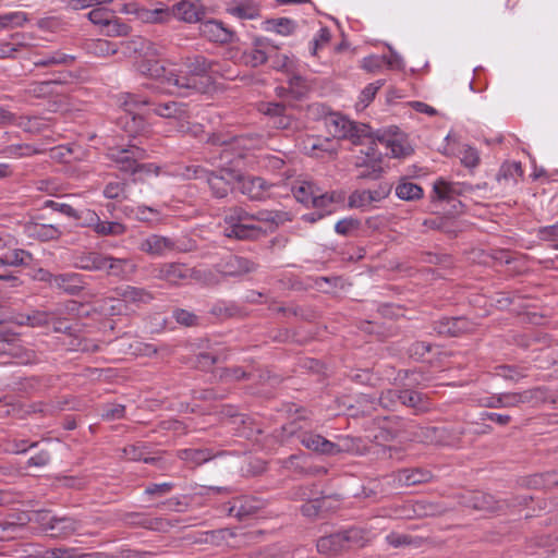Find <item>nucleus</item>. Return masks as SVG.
I'll use <instances>...</instances> for the list:
<instances>
[{"label": "nucleus", "mask_w": 558, "mask_h": 558, "mask_svg": "<svg viewBox=\"0 0 558 558\" xmlns=\"http://www.w3.org/2000/svg\"><path fill=\"white\" fill-rule=\"evenodd\" d=\"M247 141L242 135L213 133L208 136L207 143L222 147L218 169L209 170L205 180L213 197L226 198L234 190L238 168H241L246 157Z\"/></svg>", "instance_id": "nucleus-1"}, {"label": "nucleus", "mask_w": 558, "mask_h": 558, "mask_svg": "<svg viewBox=\"0 0 558 558\" xmlns=\"http://www.w3.org/2000/svg\"><path fill=\"white\" fill-rule=\"evenodd\" d=\"M76 304L77 303L75 301H70L65 305H57L49 311L34 310L26 314L20 313L12 316V322L20 326L51 327L54 332L64 333L70 338V342L68 343L69 350L82 352L88 351V341L80 339L75 333L77 331V324H71L64 316L68 311H74Z\"/></svg>", "instance_id": "nucleus-2"}, {"label": "nucleus", "mask_w": 558, "mask_h": 558, "mask_svg": "<svg viewBox=\"0 0 558 558\" xmlns=\"http://www.w3.org/2000/svg\"><path fill=\"white\" fill-rule=\"evenodd\" d=\"M185 72H174L171 70L167 76V89L170 93H178L179 95L186 96L192 92H203L204 86L198 81L210 73H216L215 69L218 62L207 59L204 56L196 54L186 58L183 63Z\"/></svg>", "instance_id": "nucleus-3"}, {"label": "nucleus", "mask_w": 558, "mask_h": 558, "mask_svg": "<svg viewBox=\"0 0 558 558\" xmlns=\"http://www.w3.org/2000/svg\"><path fill=\"white\" fill-rule=\"evenodd\" d=\"M223 234L240 241H256L267 234V230L254 223L252 215L242 206H232L225 210Z\"/></svg>", "instance_id": "nucleus-4"}, {"label": "nucleus", "mask_w": 558, "mask_h": 558, "mask_svg": "<svg viewBox=\"0 0 558 558\" xmlns=\"http://www.w3.org/2000/svg\"><path fill=\"white\" fill-rule=\"evenodd\" d=\"M122 107L124 113L119 117L118 124L129 134L130 137L145 136L150 133V123L146 118L137 112L146 105H154L150 97L128 93L122 96Z\"/></svg>", "instance_id": "nucleus-5"}, {"label": "nucleus", "mask_w": 558, "mask_h": 558, "mask_svg": "<svg viewBox=\"0 0 558 558\" xmlns=\"http://www.w3.org/2000/svg\"><path fill=\"white\" fill-rule=\"evenodd\" d=\"M325 124L330 135L349 140L354 145L363 144L364 138H371L369 125L351 121L340 113H330L325 118Z\"/></svg>", "instance_id": "nucleus-6"}, {"label": "nucleus", "mask_w": 558, "mask_h": 558, "mask_svg": "<svg viewBox=\"0 0 558 558\" xmlns=\"http://www.w3.org/2000/svg\"><path fill=\"white\" fill-rule=\"evenodd\" d=\"M363 531L357 527H351L319 537L316 547L320 554L336 555L350 548L352 545L363 546Z\"/></svg>", "instance_id": "nucleus-7"}, {"label": "nucleus", "mask_w": 558, "mask_h": 558, "mask_svg": "<svg viewBox=\"0 0 558 558\" xmlns=\"http://www.w3.org/2000/svg\"><path fill=\"white\" fill-rule=\"evenodd\" d=\"M258 111L266 117L267 124L274 129L294 131L299 126L291 105L272 101L262 102Z\"/></svg>", "instance_id": "nucleus-8"}, {"label": "nucleus", "mask_w": 558, "mask_h": 558, "mask_svg": "<svg viewBox=\"0 0 558 558\" xmlns=\"http://www.w3.org/2000/svg\"><path fill=\"white\" fill-rule=\"evenodd\" d=\"M107 156L118 170L136 175L138 162L146 158V150L133 144L126 147L111 148Z\"/></svg>", "instance_id": "nucleus-9"}, {"label": "nucleus", "mask_w": 558, "mask_h": 558, "mask_svg": "<svg viewBox=\"0 0 558 558\" xmlns=\"http://www.w3.org/2000/svg\"><path fill=\"white\" fill-rule=\"evenodd\" d=\"M37 521L46 531H50L51 535L59 537H69L78 532L82 526L81 521L73 517L50 515V512L46 510L37 513Z\"/></svg>", "instance_id": "nucleus-10"}, {"label": "nucleus", "mask_w": 558, "mask_h": 558, "mask_svg": "<svg viewBox=\"0 0 558 558\" xmlns=\"http://www.w3.org/2000/svg\"><path fill=\"white\" fill-rule=\"evenodd\" d=\"M239 191L247 196L251 201H265L269 197V190L274 186L262 177L243 174L238 168V177L235 178Z\"/></svg>", "instance_id": "nucleus-11"}, {"label": "nucleus", "mask_w": 558, "mask_h": 558, "mask_svg": "<svg viewBox=\"0 0 558 558\" xmlns=\"http://www.w3.org/2000/svg\"><path fill=\"white\" fill-rule=\"evenodd\" d=\"M28 60L35 68H56L72 65L76 58L62 50H49L34 47L29 51Z\"/></svg>", "instance_id": "nucleus-12"}, {"label": "nucleus", "mask_w": 558, "mask_h": 558, "mask_svg": "<svg viewBox=\"0 0 558 558\" xmlns=\"http://www.w3.org/2000/svg\"><path fill=\"white\" fill-rule=\"evenodd\" d=\"M34 353H22L21 347L17 344L15 335H5L0 332V364H27L33 360Z\"/></svg>", "instance_id": "nucleus-13"}, {"label": "nucleus", "mask_w": 558, "mask_h": 558, "mask_svg": "<svg viewBox=\"0 0 558 558\" xmlns=\"http://www.w3.org/2000/svg\"><path fill=\"white\" fill-rule=\"evenodd\" d=\"M138 250L153 257H162L175 251H183L173 238L149 234L138 246Z\"/></svg>", "instance_id": "nucleus-14"}, {"label": "nucleus", "mask_w": 558, "mask_h": 558, "mask_svg": "<svg viewBox=\"0 0 558 558\" xmlns=\"http://www.w3.org/2000/svg\"><path fill=\"white\" fill-rule=\"evenodd\" d=\"M277 49L268 38L257 37L252 47L243 51L241 60L246 66L257 68L265 64L269 60V53Z\"/></svg>", "instance_id": "nucleus-15"}, {"label": "nucleus", "mask_w": 558, "mask_h": 558, "mask_svg": "<svg viewBox=\"0 0 558 558\" xmlns=\"http://www.w3.org/2000/svg\"><path fill=\"white\" fill-rule=\"evenodd\" d=\"M433 329L439 336L459 337L474 330V324L466 317H441L433 322Z\"/></svg>", "instance_id": "nucleus-16"}, {"label": "nucleus", "mask_w": 558, "mask_h": 558, "mask_svg": "<svg viewBox=\"0 0 558 558\" xmlns=\"http://www.w3.org/2000/svg\"><path fill=\"white\" fill-rule=\"evenodd\" d=\"M414 436L417 440L441 446H457V438L452 433V428L445 426H418Z\"/></svg>", "instance_id": "nucleus-17"}, {"label": "nucleus", "mask_w": 558, "mask_h": 558, "mask_svg": "<svg viewBox=\"0 0 558 558\" xmlns=\"http://www.w3.org/2000/svg\"><path fill=\"white\" fill-rule=\"evenodd\" d=\"M299 441L308 450L324 456H336L342 451L340 446L310 429L299 436Z\"/></svg>", "instance_id": "nucleus-18"}, {"label": "nucleus", "mask_w": 558, "mask_h": 558, "mask_svg": "<svg viewBox=\"0 0 558 558\" xmlns=\"http://www.w3.org/2000/svg\"><path fill=\"white\" fill-rule=\"evenodd\" d=\"M199 32L208 40L220 44L232 43L235 37V33L232 29L215 19L201 22Z\"/></svg>", "instance_id": "nucleus-19"}, {"label": "nucleus", "mask_w": 558, "mask_h": 558, "mask_svg": "<svg viewBox=\"0 0 558 558\" xmlns=\"http://www.w3.org/2000/svg\"><path fill=\"white\" fill-rule=\"evenodd\" d=\"M293 418L280 428V436L283 439L299 436L311 428V413L304 408H295Z\"/></svg>", "instance_id": "nucleus-20"}, {"label": "nucleus", "mask_w": 558, "mask_h": 558, "mask_svg": "<svg viewBox=\"0 0 558 558\" xmlns=\"http://www.w3.org/2000/svg\"><path fill=\"white\" fill-rule=\"evenodd\" d=\"M217 268L225 276L239 277L255 271L257 265L246 257L230 255L220 262Z\"/></svg>", "instance_id": "nucleus-21"}, {"label": "nucleus", "mask_w": 558, "mask_h": 558, "mask_svg": "<svg viewBox=\"0 0 558 558\" xmlns=\"http://www.w3.org/2000/svg\"><path fill=\"white\" fill-rule=\"evenodd\" d=\"M51 287L62 290L70 295H77L85 288L84 276L77 272L49 275Z\"/></svg>", "instance_id": "nucleus-22"}, {"label": "nucleus", "mask_w": 558, "mask_h": 558, "mask_svg": "<svg viewBox=\"0 0 558 558\" xmlns=\"http://www.w3.org/2000/svg\"><path fill=\"white\" fill-rule=\"evenodd\" d=\"M259 509V502L248 497L236 498L233 504L227 502L221 506V512L229 517H235L240 521L254 515Z\"/></svg>", "instance_id": "nucleus-23"}, {"label": "nucleus", "mask_w": 558, "mask_h": 558, "mask_svg": "<svg viewBox=\"0 0 558 558\" xmlns=\"http://www.w3.org/2000/svg\"><path fill=\"white\" fill-rule=\"evenodd\" d=\"M174 19L185 23L201 22L205 15L204 8L199 0H181L173 4Z\"/></svg>", "instance_id": "nucleus-24"}, {"label": "nucleus", "mask_w": 558, "mask_h": 558, "mask_svg": "<svg viewBox=\"0 0 558 558\" xmlns=\"http://www.w3.org/2000/svg\"><path fill=\"white\" fill-rule=\"evenodd\" d=\"M472 190L473 187L471 185H465L459 182H448L444 179H438L434 183L433 199L451 202L454 201L457 196L462 195L465 192H470Z\"/></svg>", "instance_id": "nucleus-25"}, {"label": "nucleus", "mask_w": 558, "mask_h": 558, "mask_svg": "<svg viewBox=\"0 0 558 558\" xmlns=\"http://www.w3.org/2000/svg\"><path fill=\"white\" fill-rule=\"evenodd\" d=\"M146 107H151L150 110L153 113L165 119H175L179 121H185L190 118L187 106L183 102H156L154 100V105H146Z\"/></svg>", "instance_id": "nucleus-26"}, {"label": "nucleus", "mask_w": 558, "mask_h": 558, "mask_svg": "<svg viewBox=\"0 0 558 558\" xmlns=\"http://www.w3.org/2000/svg\"><path fill=\"white\" fill-rule=\"evenodd\" d=\"M383 154L366 153V158L357 161L356 166L361 169L357 179L361 180H377L383 173Z\"/></svg>", "instance_id": "nucleus-27"}, {"label": "nucleus", "mask_w": 558, "mask_h": 558, "mask_svg": "<svg viewBox=\"0 0 558 558\" xmlns=\"http://www.w3.org/2000/svg\"><path fill=\"white\" fill-rule=\"evenodd\" d=\"M251 215L254 223L263 222L268 225L270 232H274L279 226L292 220L291 215L283 210L259 209L256 213H251Z\"/></svg>", "instance_id": "nucleus-28"}, {"label": "nucleus", "mask_w": 558, "mask_h": 558, "mask_svg": "<svg viewBox=\"0 0 558 558\" xmlns=\"http://www.w3.org/2000/svg\"><path fill=\"white\" fill-rule=\"evenodd\" d=\"M114 292L123 302L134 304L136 306L148 304L154 299L150 291L140 287H118Z\"/></svg>", "instance_id": "nucleus-29"}, {"label": "nucleus", "mask_w": 558, "mask_h": 558, "mask_svg": "<svg viewBox=\"0 0 558 558\" xmlns=\"http://www.w3.org/2000/svg\"><path fill=\"white\" fill-rule=\"evenodd\" d=\"M400 405L412 409L416 414L427 412L430 409L428 398L411 388L400 389Z\"/></svg>", "instance_id": "nucleus-30"}, {"label": "nucleus", "mask_w": 558, "mask_h": 558, "mask_svg": "<svg viewBox=\"0 0 558 558\" xmlns=\"http://www.w3.org/2000/svg\"><path fill=\"white\" fill-rule=\"evenodd\" d=\"M544 390L539 387L527 389L521 392H504L500 393L502 400V408H513L522 403L531 402L535 399L542 398Z\"/></svg>", "instance_id": "nucleus-31"}, {"label": "nucleus", "mask_w": 558, "mask_h": 558, "mask_svg": "<svg viewBox=\"0 0 558 558\" xmlns=\"http://www.w3.org/2000/svg\"><path fill=\"white\" fill-rule=\"evenodd\" d=\"M64 82L61 80H47L27 84L25 94L38 99H47L56 95V86Z\"/></svg>", "instance_id": "nucleus-32"}, {"label": "nucleus", "mask_w": 558, "mask_h": 558, "mask_svg": "<svg viewBox=\"0 0 558 558\" xmlns=\"http://www.w3.org/2000/svg\"><path fill=\"white\" fill-rule=\"evenodd\" d=\"M158 277L171 284H179L190 277V268L180 263H167L159 268Z\"/></svg>", "instance_id": "nucleus-33"}, {"label": "nucleus", "mask_w": 558, "mask_h": 558, "mask_svg": "<svg viewBox=\"0 0 558 558\" xmlns=\"http://www.w3.org/2000/svg\"><path fill=\"white\" fill-rule=\"evenodd\" d=\"M137 70L141 74L151 78L160 80L167 86V76L171 70H167L158 60L143 58L137 62Z\"/></svg>", "instance_id": "nucleus-34"}, {"label": "nucleus", "mask_w": 558, "mask_h": 558, "mask_svg": "<svg viewBox=\"0 0 558 558\" xmlns=\"http://www.w3.org/2000/svg\"><path fill=\"white\" fill-rule=\"evenodd\" d=\"M28 235L41 242L59 240L63 231L54 225L32 223L27 227Z\"/></svg>", "instance_id": "nucleus-35"}, {"label": "nucleus", "mask_w": 558, "mask_h": 558, "mask_svg": "<svg viewBox=\"0 0 558 558\" xmlns=\"http://www.w3.org/2000/svg\"><path fill=\"white\" fill-rule=\"evenodd\" d=\"M395 193L398 198L407 202L418 201L424 196L422 186L411 182L407 177L399 180L396 185Z\"/></svg>", "instance_id": "nucleus-36"}, {"label": "nucleus", "mask_w": 558, "mask_h": 558, "mask_svg": "<svg viewBox=\"0 0 558 558\" xmlns=\"http://www.w3.org/2000/svg\"><path fill=\"white\" fill-rule=\"evenodd\" d=\"M135 265L131 259L128 258H117L113 256H106V266L105 269L109 276H114L119 278L126 277L135 270Z\"/></svg>", "instance_id": "nucleus-37"}, {"label": "nucleus", "mask_w": 558, "mask_h": 558, "mask_svg": "<svg viewBox=\"0 0 558 558\" xmlns=\"http://www.w3.org/2000/svg\"><path fill=\"white\" fill-rule=\"evenodd\" d=\"M1 264L11 269L19 270L20 267H27L33 260V255L25 250L14 248L0 255Z\"/></svg>", "instance_id": "nucleus-38"}, {"label": "nucleus", "mask_w": 558, "mask_h": 558, "mask_svg": "<svg viewBox=\"0 0 558 558\" xmlns=\"http://www.w3.org/2000/svg\"><path fill=\"white\" fill-rule=\"evenodd\" d=\"M493 432V427L488 424H465L458 427L452 428V433L454 434V438H457V446L462 441L464 436H471L470 440L472 441L475 437L490 434Z\"/></svg>", "instance_id": "nucleus-39"}, {"label": "nucleus", "mask_w": 558, "mask_h": 558, "mask_svg": "<svg viewBox=\"0 0 558 558\" xmlns=\"http://www.w3.org/2000/svg\"><path fill=\"white\" fill-rule=\"evenodd\" d=\"M432 473L424 469H404L398 474V480L403 485L413 486L422 483H427L432 478Z\"/></svg>", "instance_id": "nucleus-40"}, {"label": "nucleus", "mask_w": 558, "mask_h": 558, "mask_svg": "<svg viewBox=\"0 0 558 558\" xmlns=\"http://www.w3.org/2000/svg\"><path fill=\"white\" fill-rule=\"evenodd\" d=\"M106 256L98 252H89L77 258L76 266L88 271H100L105 269Z\"/></svg>", "instance_id": "nucleus-41"}, {"label": "nucleus", "mask_w": 558, "mask_h": 558, "mask_svg": "<svg viewBox=\"0 0 558 558\" xmlns=\"http://www.w3.org/2000/svg\"><path fill=\"white\" fill-rule=\"evenodd\" d=\"M178 457L186 462L201 465L214 458L210 449L207 448H186L178 452Z\"/></svg>", "instance_id": "nucleus-42"}, {"label": "nucleus", "mask_w": 558, "mask_h": 558, "mask_svg": "<svg viewBox=\"0 0 558 558\" xmlns=\"http://www.w3.org/2000/svg\"><path fill=\"white\" fill-rule=\"evenodd\" d=\"M124 214L141 222H151L157 219L159 211L156 208L138 205L136 207L125 206Z\"/></svg>", "instance_id": "nucleus-43"}, {"label": "nucleus", "mask_w": 558, "mask_h": 558, "mask_svg": "<svg viewBox=\"0 0 558 558\" xmlns=\"http://www.w3.org/2000/svg\"><path fill=\"white\" fill-rule=\"evenodd\" d=\"M123 522L131 526H142L149 530H159L161 519H150L140 512H129L123 517Z\"/></svg>", "instance_id": "nucleus-44"}, {"label": "nucleus", "mask_w": 558, "mask_h": 558, "mask_svg": "<svg viewBox=\"0 0 558 558\" xmlns=\"http://www.w3.org/2000/svg\"><path fill=\"white\" fill-rule=\"evenodd\" d=\"M132 28L129 24L112 13L111 19L108 20L105 27L100 32L108 37H124L131 33Z\"/></svg>", "instance_id": "nucleus-45"}, {"label": "nucleus", "mask_w": 558, "mask_h": 558, "mask_svg": "<svg viewBox=\"0 0 558 558\" xmlns=\"http://www.w3.org/2000/svg\"><path fill=\"white\" fill-rule=\"evenodd\" d=\"M469 506L485 511H497L500 509L498 501L492 495L482 492H475L471 495Z\"/></svg>", "instance_id": "nucleus-46"}, {"label": "nucleus", "mask_w": 558, "mask_h": 558, "mask_svg": "<svg viewBox=\"0 0 558 558\" xmlns=\"http://www.w3.org/2000/svg\"><path fill=\"white\" fill-rule=\"evenodd\" d=\"M229 13L240 20H254L259 16V7L253 1H242L228 9Z\"/></svg>", "instance_id": "nucleus-47"}, {"label": "nucleus", "mask_w": 558, "mask_h": 558, "mask_svg": "<svg viewBox=\"0 0 558 558\" xmlns=\"http://www.w3.org/2000/svg\"><path fill=\"white\" fill-rule=\"evenodd\" d=\"M292 191L294 198L299 203L305 206H311V203L314 202L313 199H315V196L319 192V189L315 184L304 181L298 186H294Z\"/></svg>", "instance_id": "nucleus-48"}, {"label": "nucleus", "mask_w": 558, "mask_h": 558, "mask_svg": "<svg viewBox=\"0 0 558 558\" xmlns=\"http://www.w3.org/2000/svg\"><path fill=\"white\" fill-rule=\"evenodd\" d=\"M126 232V226L120 221H108L100 218L95 233L98 236H120Z\"/></svg>", "instance_id": "nucleus-49"}, {"label": "nucleus", "mask_w": 558, "mask_h": 558, "mask_svg": "<svg viewBox=\"0 0 558 558\" xmlns=\"http://www.w3.org/2000/svg\"><path fill=\"white\" fill-rule=\"evenodd\" d=\"M123 457L130 461H144L145 463H153L154 458L146 457V446L143 442L126 445L123 450Z\"/></svg>", "instance_id": "nucleus-50"}, {"label": "nucleus", "mask_w": 558, "mask_h": 558, "mask_svg": "<svg viewBox=\"0 0 558 558\" xmlns=\"http://www.w3.org/2000/svg\"><path fill=\"white\" fill-rule=\"evenodd\" d=\"M28 21L27 13L22 11L0 14V22L3 31L22 27Z\"/></svg>", "instance_id": "nucleus-51"}, {"label": "nucleus", "mask_w": 558, "mask_h": 558, "mask_svg": "<svg viewBox=\"0 0 558 558\" xmlns=\"http://www.w3.org/2000/svg\"><path fill=\"white\" fill-rule=\"evenodd\" d=\"M268 29L282 35L288 36L294 33L296 24L293 20L287 17L272 19L267 21Z\"/></svg>", "instance_id": "nucleus-52"}, {"label": "nucleus", "mask_w": 558, "mask_h": 558, "mask_svg": "<svg viewBox=\"0 0 558 558\" xmlns=\"http://www.w3.org/2000/svg\"><path fill=\"white\" fill-rule=\"evenodd\" d=\"M174 8L172 5L160 4V7L149 11L147 20L153 23H169L174 19Z\"/></svg>", "instance_id": "nucleus-53"}, {"label": "nucleus", "mask_w": 558, "mask_h": 558, "mask_svg": "<svg viewBox=\"0 0 558 558\" xmlns=\"http://www.w3.org/2000/svg\"><path fill=\"white\" fill-rule=\"evenodd\" d=\"M128 183L125 181L108 182L102 191V194L108 199H124L126 198Z\"/></svg>", "instance_id": "nucleus-54"}, {"label": "nucleus", "mask_w": 558, "mask_h": 558, "mask_svg": "<svg viewBox=\"0 0 558 558\" xmlns=\"http://www.w3.org/2000/svg\"><path fill=\"white\" fill-rule=\"evenodd\" d=\"M313 201L311 206L317 211L325 214V217L333 213L335 197L332 194L320 193L319 191Z\"/></svg>", "instance_id": "nucleus-55"}, {"label": "nucleus", "mask_w": 558, "mask_h": 558, "mask_svg": "<svg viewBox=\"0 0 558 558\" xmlns=\"http://www.w3.org/2000/svg\"><path fill=\"white\" fill-rule=\"evenodd\" d=\"M66 400H52L49 402H37L32 405L33 412L41 413L43 415H53L65 409Z\"/></svg>", "instance_id": "nucleus-56"}, {"label": "nucleus", "mask_w": 558, "mask_h": 558, "mask_svg": "<svg viewBox=\"0 0 558 558\" xmlns=\"http://www.w3.org/2000/svg\"><path fill=\"white\" fill-rule=\"evenodd\" d=\"M496 375L506 380L518 381L526 376L524 368L517 365H498L495 367Z\"/></svg>", "instance_id": "nucleus-57"}, {"label": "nucleus", "mask_w": 558, "mask_h": 558, "mask_svg": "<svg viewBox=\"0 0 558 558\" xmlns=\"http://www.w3.org/2000/svg\"><path fill=\"white\" fill-rule=\"evenodd\" d=\"M73 219L80 220V226L83 228H89L95 232L96 226H98L100 217L92 209L77 210L76 216H72Z\"/></svg>", "instance_id": "nucleus-58"}, {"label": "nucleus", "mask_w": 558, "mask_h": 558, "mask_svg": "<svg viewBox=\"0 0 558 558\" xmlns=\"http://www.w3.org/2000/svg\"><path fill=\"white\" fill-rule=\"evenodd\" d=\"M520 175H522V169L519 162H506L500 167L496 178L499 182L501 180L515 182V178Z\"/></svg>", "instance_id": "nucleus-59"}, {"label": "nucleus", "mask_w": 558, "mask_h": 558, "mask_svg": "<svg viewBox=\"0 0 558 558\" xmlns=\"http://www.w3.org/2000/svg\"><path fill=\"white\" fill-rule=\"evenodd\" d=\"M378 402L384 409L396 410L398 405H400V389H387L381 391Z\"/></svg>", "instance_id": "nucleus-60"}, {"label": "nucleus", "mask_w": 558, "mask_h": 558, "mask_svg": "<svg viewBox=\"0 0 558 558\" xmlns=\"http://www.w3.org/2000/svg\"><path fill=\"white\" fill-rule=\"evenodd\" d=\"M209 170L199 165H189L180 168L179 174L185 180H206Z\"/></svg>", "instance_id": "nucleus-61"}, {"label": "nucleus", "mask_w": 558, "mask_h": 558, "mask_svg": "<svg viewBox=\"0 0 558 558\" xmlns=\"http://www.w3.org/2000/svg\"><path fill=\"white\" fill-rule=\"evenodd\" d=\"M361 227V221L356 218H344L339 220L335 226V231L343 236H350Z\"/></svg>", "instance_id": "nucleus-62"}, {"label": "nucleus", "mask_w": 558, "mask_h": 558, "mask_svg": "<svg viewBox=\"0 0 558 558\" xmlns=\"http://www.w3.org/2000/svg\"><path fill=\"white\" fill-rule=\"evenodd\" d=\"M172 317L178 324L184 327H194L199 323V318L196 314L184 308L173 310Z\"/></svg>", "instance_id": "nucleus-63"}, {"label": "nucleus", "mask_w": 558, "mask_h": 558, "mask_svg": "<svg viewBox=\"0 0 558 558\" xmlns=\"http://www.w3.org/2000/svg\"><path fill=\"white\" fill-rule=\"evenodd\" d=\"M384 83H385L384 80H378L374 83H369L368 85H366L363 88V90L361 92L360 101H359L357 106L361 104L362 109L366 108L371 104V101L375 98V95L378 92V89H380L383 87Z\"/></svg>", "instance_id": "nucleus-64"}]
</instances>
